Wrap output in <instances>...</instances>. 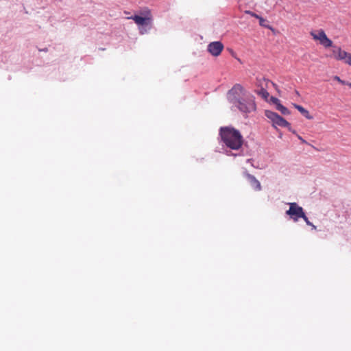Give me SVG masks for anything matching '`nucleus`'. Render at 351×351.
<instances>
[{"label":"nucleus","mask_w":351,"mask_h":351,"mask_svg":"<svg viewBox=\"0 0 351 351\" xmlns=\"http://www.w3.org/2000/svg\"><path fill=\"white\" fill-rule=\"evenodd\" d=\"M220 136L224 144L232 149L238 150L243 145L242 135L239 130L234 128H221Z\"/></svg>","instance_id":"f257e3e1"},{"label":"nucleus","mask_w":351,"mask_h":351,"mask_svg":"<svg viewBox=\"0 0 351 351\" xmlns=\"http://www.w3.org/2000/svg\"><path fill=\"white\" fill-rule=\"evenodd\" d=\"M242 113L247 114L254 112L256 109V105L254 97L252 95H249L241 100L237 101L232 104Z\"/></svg>","instance_id":"f03ea898"},{"label":"nucleus","mask_w":351,"mask_h":351,"mask_svg":"<svg viewBox=\"0 0 351 351\" xmlns=\"http://www.w3.org/2000/svg\"><path fill=\"white\" fill-rule=\"evenodd\" d=\"M228 99L230 102L233 104L242 98L248 96L246 94V91L244 88L239 84H236L228 92Z\"/></svg>","instance_id":"7ed1b4c3"},{"label":"nucleus","mask_w":351,"mask_h":351,"mask_svg":"<svg viewBox=\"0 0 351 351\" xmlns=\"http://www.w3.org/2000/svg\"><path fill=\"white\" fill-rule=\"evenodd\" d=\"M310 35L314 40L319 42L324 47L329 48L332 47V41L328 38L324 29L312 30L310 32Z\"/></svg>","instance_id":"20e7f679"},{"label":"nucleus","mask_w":351,"mask_h":351,"mask_svg":"<svg viewBox=\"0 0 351 351\" xmlns=\"http://www.w3.org/2000/svg\"><path fill=\"white\" fill-rule=\"evenodd\" d=\"M265 115L272 122L273 125L275 127L287 128L290 125L288 121L274 112L266 110Z\"/></svg>","instance_id":"39448f33"},{"label":"nucleus","mask_w":351,"mask_h":351,"mask_svg":"<svg viewBox=\"0 0 351 351\" xmlns=\"http://www.w3.org/2000/svg\"><path fill=\"white\" fill-rule=\"evenodd\" d=\"M141 14L142 15H144L145 16L134 15L130 17H128V19H132L138 25L151 24L152 21V15L150 10L148 8H145L143 12H141Z\"/></svg>","instance_id":"423d86ee"},{"label":"nucleus","mask_w":351,"mask_h":351,"mask_svg":"<svg viewBox=\"0 0 351 351\" xmlns=\"http://www.w3.org/2000/svg\"><path fill=\"white\" fill-rule=\"evenodd\" d=\"M289 209L286 211V214L294 221H298L299 218L304 217L303 208L298 206V204L293 202L289 203Z\"/></svg>","instance_id":"0eeeda50"},{"label":"nucleus","mask_w":351,"mask_h":351,"mask_svg":"<svg viewBox=\"0 0 351 351\" xmlns=\"http://www.w3.org/2000/svg\"><path fill=\"white\" fill-rule=\"evenodd\" d=\"M223 49V45L219 41L212 42L208 45V51L213 56H218Z\"/></svg>","instance_id":"6e6552de"},{"label":"nucleus","mask_w":351,"mask_h":351,"mask_svg":"<svg viewBox=\"0 0 351 351\" xmlns=\"http://www.w3.org/2000/svg\"><path fill=\"white\" fill-rule=\"evenodd\" d=\"M348 52L342 50L340 47H333L332 49V53L330 55V58L335 59L339 61H343L346 57Z\"/></svg>","instance_id":"1a4fd4ad"},{"label":"nucleus","mask_w":351,"mask_h":351,"mask_svg":"<svg viewBox=\"0 0 351 351\" xmlns=\"http://www.w3.org/2000/svg\"><path fill=\"white\" fill-rule=\"evenodd\" d=\"M245 176L247 181L255 191H258L261 190L262 187L260 182L254 176L250 173H246Z\"/></svg>","instance_id":"9d476101"},{"label":"nucleus","mask_w":351,"mask_h":351,"mask_svg":"<svg viewBox=\"0 0 351 351\" xmlns=\"http://www.w3.org/2000/svg\"><path fill=\"white\" fill-rule=\"evenodd\" d=\"M295 108H296L304 117L307 119H312L313 117L310 114L309 112L300 105L293 104Z\"/></svg>","instance_id":"9b49d317"},{"label":"nucleus","mask_w":351,"mask_h":351,"mask_svg":"<svg viewBox=\"0 0 351 351\" xmlns=\"http://www.w3.org/2000/svg\"><path fill=\"white\" fill-rule=\"evenodd\" d=\"M276 108L278 110H279L282 114L287 115L290 114V111L285 106L282 105L280 103L277 104Z\"/></svg>","instance_id":"f8f14e48"},{"label":"nucleus","mask_w":351,"mask_h":351,"mask_svg":"<svg viewBox=\"0 0 351 351\" xmlns=\"http://www.w3.org/2000/svg\"><path fill=\"white\" fill-rule=\"evenodd\" d=\"M345 64L351 66V53L348 52L346 57L343 61Z\"/></svg>","instance_id":"ddd939ff"},{"label":"nucleus","mask_w":351,"mask_h":351,"mask_svg":"<svg viewBox=\"0 0 351 351\" xmlns=\"http://www.w3.org/2000/svg\"><path fill=\"white\" fill-rule=\"evenodd\" d=\"M259 94L264 98H267L269 96V93L264 88L261 90Z\"/></svg>","instance_id":"4468645a"},{"label":"nucleus","mask_w":351,"mask_h":351,"mask_svg":"<svg viewBox=\"0 0 351 351\" xmlns=\"http://www.w3.org/2000/svg\"><path fill=\"white\" fill-rule=\"evenodd\" d=\"M263 81L264 82H265L266 84H268V83H271L272 84V86L275 88V89L277 90L278 86H277V85L275 83H274V82H271V81H269L268 80H265V79H263Z\"/></svg>","instance_id":"2eb2a0df"},{"label":"nucleus","mask_w":351,"mask_h":351,"mask_svg":"<svg viewBox=\"0 0 351 351\" xmlns=\"http://www.w3.org/2000/svg\"><path fill=\"white\" fill-rule=\"evenodd\" d=\"M302 218L304 220V221L306 223L307 225L313 226V223L308 220V217L306 216L305 214H304V217H302Z\"/></svg>","instance_id":"dca6fc26"},{"label":"nucleus","mask_w":351,"mask_h":351,"mask_svg":"<svg viewBox=\"0 0 351 351\" xmlns=\"http://www.w3.org/2000/svg\"><path fill=\"white\" fill-rule=\"evenodd\" d=\"M245 13H247V14H248L251 15L252 16L255 17L256 19L260 18V16L258 14H255V13H254V12H252L251 11H245Z\"/></svg>","instance_id":"f3484780"},{"label":"nucleus","mask_w":351,"mask_h":351,"mask_svg":"<svg viewBox=\"0 0 351 351\" xmlns=\"http://www.w3.org/2000/svg\"><path fill=\"white\" fill-rule=\"evenodd\" d=\"M271 100L272 101V102H273L276 106L277 105V104H280V100H279L278 98H276V97H272L271 98Z\"/></svg>","instance_id":"a211bd4d"},{"label":"nucleus","mask_w":351,"mask_h":351,"mask_svg":"<svg viewBox=\"0 0 351 351\" xmlns=\"http://www.w3.org/2000/svg\"><path fill=\"white\" fill-rule=\"evenodd\" d=\"M334 79H335V80H337V82H339V83L342 84H346V82H345V81H343V80H341V79H340V77H338V76H335V77H334Z\"/></svg>","instance_id":"6ab92c4d"},{"label":"nucleus","mask_w":351,"mask_h":351,"mask_svg":"<svg viewBox=\"0 0 351 351\" xmlns=\"http://www.w3.org/2000/svg\"><path fill=\"white\" fill-rule=\"evenodd\" d=\"M259 19V23L261 26H265L264 25V22H265V19H263L261 16H260V18H258Z\"/></svg>","instance_id":"aec40b11"},{"label":"nucleus","mask_w":351,"mask_h":351,"mask_svg":"<svg viewBox=\"0 0 351 351\" xmlns=\"http://www.w3.org/2000/svg\"><path fill=\"white\" fill-rule=\"evenodd\" d=\"M40 51L47 52L48 51V49H47V48H45L43 49H40Z\"/></svg>","instance_id":"412c9836"},{"label":"nucleus","mask_w":351,"mask_h":351,"mask_svg":"<svg viewBox=\"0 0 351 351\" xmlns=\"http://www.w3.org/2000/svg\"><path fill=\"white\" fill-rule=\"evenodd\" d=\"M346 85H348L350 88H351V82H346Z\"/></svg>","instance_id":"4be33fe9"},{"label":"nucleus","mask_w":351,"mask_h":351,"mask_svg":"<svg viewBox=\"0 0 351 351\" xmlns=\"http://www.w3.org/2000/svg\"><path fill=\"white\" fill-rule=\"evenodd\" d=\"M298 138L300 139V141H302V143H306V141L301 136H299Z\"/></svg>","instance_id":"5701e85b"},{"label":"nucleus","mask_w":351,"mask_h":351,"mask_svg":"<svg viewBox=\"0 0 351 351\" xmlns=\"http://www.w3.org/2000/svg\"><path fill=\"white\" fill-rule=\"evenodd\" d=\"M311 226L312 227V228H313V229H314V230H315V229H316V226H314L313 224V226Z\"/></svg>","instance_id":"b1692460"},{"label":"nucleus","mask_w":351,"mask_h":351,"mask_svg":"<svg viewBox=\"0 0 351 351\" xmlns=\"http://www.w3.org/2000/svg\"><path fill=\"white\" fill-rule=\"evenodd\" d=\"M295 93H296L297 95H299V93H298V91H297V90H295Z\"/></svg>","instance_id":"393cba45"}]
</instances>
